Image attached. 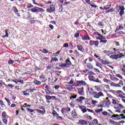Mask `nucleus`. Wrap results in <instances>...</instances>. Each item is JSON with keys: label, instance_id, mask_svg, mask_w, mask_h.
I'll use <instances>...</instances> for the list:
<instances>
[{"label": "nucleus", "instance_id": "1", "mask_svg": "<svg viewBox=\"0 0 125 125\" xmlns=\"http://www.w3.org/2000/svg\"><path fill=\"white\" fill-rule=\"evenodd\" d=\"M88 91L89 92V94L91 96H93L94 98H96V99H99L100 97H103L104 96V94L102 92H97L92 88H88Z\"/></svg>", "mask_w": 125, "mask_h": 125}, {"label": "nucleus", "instance_id": "2", "mask_svg": "<svg viewBox=\"0 0 125 125\" xmlns=\"http://www.w3.org/2000/svg\"><path fill=\"white\" fill-rule=\"evenodd\" d=\"M30 10L33 13H38L39 12L42 13V12H44V10H43V9L38 7H34L30 9Z\"/></svg>", "mask_w": 125, "mask_h": 125}, {"label": "nucleus", "instance_id": "3", "mask_svg": "<svg viewBox=\"0 0 125 125\" xmlns=\"http://www.w3.org/2000/svg\"><path fill=\"white\" fill-rule=\"evenodd\" d=\"M117 10L118 11V12H119V15L120 16H123L124 14H125V7L124 6H122V5H119L118 6L116 7Z\"/></svg>", "mask_w": 125, "mask_h": 125}, {"label": "nucleus", "instance_id": "4", "mask_svg": "<svg viewBox=\"0 0 125 125\" xmlns=\"http://www.w3.org/2000/svg\"><path fill=\"white\" fill-rule=\"evenodd\" d=\"M125 55L123 54V53H120L118 55H113L110 56V58L112 59H115V60H118L119 58H122V57H124Z\"/></svg>", "mask_w": 125, "mask_h": 125}, {"label": "nucleus", "instance_id": "5", "mask_svg": "<svg viewBox=\"0 0 125 125\" xmlns=\"http://www.w3.org/2000/svg\"><path fill=\"white\" fill-rule=\"evenodd\" d=\"M89 44V45H91V46H93V45H95V47H98L99 42L97 41H90Z\"/></svg>", "mask_w": 125, "mask_h": 125}, {"label": "nucleus", "instance_id": "6", "mask_svg": "<svg viewBox=\"0 0 125 125\" xmlns=\"http://www.w3.org/2000/svg\"><path fill=\"white\" fill-rule=\"evenodd\" d=\"M55 11V6L54 5H51L49 8L46 9V12L48 13H52Z\"/></svg>", "mask_w": 125, "mask_h": 125}, {"label": "nucleus", "instance_id": "7", "mask_svg": "<svg viewBox=\"0 0 125 125\" xmlns=\"http://www.w3.org/2000/svg\"><path fill=\"white\" fill-rule=\"evenodd\" d=\"M77 47L78 48V50H80V51H81V52H84V48H83V45L80 44H78L77 45Z\"/></svg>", "mask_w": 125, "mask_h": 125}, {"label": "nucleus", "instance_id": "8", "mask_svg": "<svg viewBox=\"0 0 125 125\" xmlns=\"http://www.w3.org/2000/svg\"><path fill=\"white\" fill-rule=\"evenodd\" d=\"M112 52L114 55H119V54H120V50L116 48H114L112 49Z\"/></svg>", "mask_w": 125, "mask_h": 125}, {"label": "nucleus", "instance_id": "9", "mask_svg": "<svg viewBox=\"0 0 125 125\" xmlns=\"http://www.w3.org/2000/svg\"><path fill=\"white\" fill-rule=\"evenodd\" d=\"M110 119H114V118H116V120H121V118L120 115L113 114L112 116L109 117Z\"/></svg>", "mask_w": 125, "mask_h": 125}, {"label": "nucleus", "instance_id": "10", "mask_svg": "<svg viewBox=\"0 0 125 125\" xmlns=\"http://www.w3.org/2000/svg\"><path fill=\"white\" fill-rule=\"evenodd\" d=\"M79 108L82 111L83 113H86L87 109H86V107L84 105L80 106Z\"/></svg>", "mask_w": 125, "mask_h": 125}, {"label": "nucleus", "instance_id": "11", "mask_svg": "<svg viewBox=\"0 0 125 125\" xmlns=\"http://www.w3.org/2000/svg\"><path fill=\"white\" fill-rule=\"evenodd\" d=\"M105 104L106 105V107H109V105L111 104L110 102V100H109L108 97H106L105 99L104 100Z\"/></svg>", "mask_w": 125, "mask_h": 125}, {"label": "nucleus", "instance_id": "12", "mask_svg": "<svg viewBox=\"0 0 125 125\" xmlns=\"http://www.w3.org/2000/svg\"><path fill=\"white\" fill-rule=\"evenodd\" d=\"M81 37L82 38L83 41H90V38L87 35H85L84 37L82 36Z\"/></svg>", "mask_w": 125, "mask_h": 125}, {"label": "nucleus", "instance_id": "13", "mask_svg": "<svg viewBox=\"0 0 125 125\" xmlns=\"http://www.w3.org/2000/svg\"><path fill=\"white\" fill-rule=\"evenodd\" d=\"M79 125H84L87 124V122L85 120H80L78 123Z\"/></svg>", "mask_w": 125, "mask_h": 125}, {"label": "nucleus", "instance_id": "14", "mask_svg": "<svg viewBox=\"0 0 125 125\" xmlns=\"http://www.w3.org/2000/svg\"><path fill=\"white\" fill-rule=\"evenodd\" d=\"M71 115L73 118H74L75 119H77V118H78V115H77V113L75 110L72 111Z\"/></svg>", "mask_w": 125, "mask_h": 125}, {"label": "nucleus", "instance_id": "15", "mask_svg": "<svg viewBox=\"0 0 125 125\" xmlns=\"http://www.w3.org/2000/svg\"><path fill=\"white\" fill-rule=\"evenodd\" d=\"M87 67L88 69H93V65H92V63L88 62L87 63Z\"/></svg>", "mask_w": 125, "mask_h": 125}, {"label": "nucleus", "instance_id": "16", "mask_svg": "<svg viewBox=\"0 0 125 125\" xmlns=\"http://www.w3.org/2000/svg\"><path fill=\"white\" fill-rule=\"evenodd\" d=\"M28 90H29L27 89L25 91L23 92V95H24L25 96H29L30 95V94L29 93V91H28Z\"/></svg>", "mask_w": 125, "mask_h": 125}, {"label": "nucleus", "instance_id": "17", "mask_svg": "<svg viewBox=\"0 0 125 125\" xmlns=\"http://www.w3.org/2000/svg\"><path fill=\"white\" fill-rule=\"evenodd\" d=\"M117 106H118V109H125V106H124V105H123V104H118Z\"/></svg>", "mask_w": 125, "mask_h": 125}, {"label": "nucleus", "instance_id": "18", "mask_svg": "<svg viewBox=\"0 0 125 125\" xmlns=\"http://www.w3.org/2000/svg\"><path fill=\"white\" fill-rule=\"evenodd\" d=\"M0 105L1 107V108H5L6 106H5V104H3V101H2V100H0Z\"/></svg>", "mask_w": 125, "mask_h": 125}, {"label": "nucleus", "instance_id": "19", "mask_svg": "<svg viewBox=\"0 0 125 125\" xmlns=\"http://www.w3.org/2000/svg\"><path fill=\"white\" fill-rule=\"evenodd\" d=\"M78 83L80 84V85H86V83H85V82L82 81H79L78 82Z\"/></svg>", "mask_w": 125, "mask_h": 125}, {"label": "nucleus", "instance_id": "20", "mask_svg": "<svg viewBox=\"0 0 125 125\" xmlns=\"http://www.w3.org/2000/svg\"><path fill=\"white\" fill-rule=\"evenodd\" d=\"M33 83H34L36 84V85H40V84H42V82L38 80H35L34 81H33Z\"/></svg>", "mask_w": 125, "mask_h": 125}, {"label": "nucleus", "instance_id": "21", "mask_svg": "<svg viewBox=\"0 0 125 125\" xmlns=\"http://www.w3.org/2000/svg\"><path fill=\"white\" fill-rule=\"evenodd\" d=\"M80 100H78L79 102H83L84 99H85V98L84 97L81 96L79 97Z\"/></svg>", "mask_w": 125, "mask_h": 125}, {"label": "nucleus", "instance_id": "22", "mask_svg": "<svg viewBox=\"0 0 125 125\" xmlns=\"http://www.w3.org/2000/svg\"><path fill=\"white\" fill-rule=\"evenodd\" d=\"M117 96L119 98H122V99H124L125 98V96H124L123 94H120L117 95Z\"/></svg>", "mask_w": 125, "mask_h": 125}, {"label": "nucleus", "instance_id": "23", "mask_svg": "<svg viewBox=\"0 0 125 125\" xmlns=\"http://www.w3.org/2000/svg\"><path fill=\"white\" fill-rule=\"evenodd\" d=\"M99 37H100V41H103L104 40H106V38L103 36L102 35L100 34Z\"/></svg>", "mask_w": 125, "mask_h": 125}, {"label": "nucleus", "instance_id": "24", "mask_svg": "<svg viewBox=\"0 0 125 125\" xmlns=\"http://www.w3.org/2000/svg\"><path fill=\"white\" fill-rule=\"evenodd\" d=\"M4 32L6 35L3 37V38H8V29H5Z\"/></svg>", "mask_w": 125, "mask_h": 125}, {"label": "nucleus", "instance_id": "25", "mask_svg": "<svg viewBox=\"0 0 125 125\" xmlns=\"http://www.w3.org/2000/svg\"><path fill=\"white\" fill-rule=\"evenodd\" d=\"M92 124L93 125H97V124H98V121L97 120V119H94L92 121Z\"/></svg>", "mask_w": 125, "mask_h": 125}, {"label": "nucleus", "instance_id": "26", "mask_svg": "<svg viewBox=\"0 0 125 125\" xmlns=\"http://www.w3.org/2000/svg\"><path fill=\"white\" fill-rule=\"evenodd\" d=\"M96 66H97V67H99L101 69H102V67H103L102 64H101L98 62H96Z\"/></svg>", "mask_w": 125, "mask_h": 125}, {"label": "nucleus", "instance_id": "27", "mask_svg": "<svg viewBox=\"0 0 125 125\" xmlns=\"http://www.w3.org/2000/svg\"><path fill=\"white\" fill-rule=\"evenodd\" d=\"M91 104L92 105H95L96 104H98V102L94 100H92Z\"/></svg>", "mask_w": 125, "mask_h": 125}, {"label": "nucleus", "instance_id": "28", "mask_svg": "<svg viewBox=\"0 0 125 125\" xmlns=\"http://www.w3.org/2000/svg\"><path fill=\"white\" fill-rule=\"evenodd\" d=\"M109 123L111 124V125H117V122L112 120H110Z\"/></svg>", "mask_w": 125, "mask_h": 125}, {"label": "nucleus", "instance_id": "29", "mask_svg": "<svg viewBox=\"0 0 125 125\" xmlns=\"http://www.w3.org/2000/svg\"><path fill=\"white\" fill-rule=\"evenodd\" d=\"M65 63H66V64H67V65H71V64H72V62L69 59L66 60Z\"/></svg>", "mask_w": 125, "mask_h": 125}, {"label": "nucleus", "instance_id": "30", "mask_svg": "<svg viewBox=\"0 0 125 125\" xmlns=\"http://www.w3.org/2000/svg\"><path fill=\"white\" fill-rule=\"evenodd\" d=\"M115 93H116V95H119V94H122L123 91H122L121 90H117L115 91Z\"/></svg>", "mask_w": 125, "mask_h": 125}, {"label": "nucleus", "instance_id": "31", "mask_svg": "<svg viewBox=\"0 0 125 125\" xmlns=\"http://www.w3.org/2000/svg\"><path fill=\"white\" fill-rule=\"evenodd\" d=\"M103 111V108H101V109H96L95 110V112H96V113H100V112H102Z\"/></svg>", "mask_w": 125, "mask_h": 125}, {"label": "nucleus", "instance_id": "32", "mask_svg": "<svg viewBox=\"0 0 125 125\" xmlns=\"http://www.w3.org/2000/svg\"><path fill=\"white\" fill-rule=\"evenodd\" d=\"M89 79L90 80V81H94L95 77L93 76L90 75L89 76Z\"/></svg>", "mask_w": 125, "mask_h": 125}, {"label": "nucleus", "instance_id": "33", "mask_svg": "<svg viewBox=\"0 0 125 125\" xmlns=\"http://www.w3.org/2000/svg\"><path fill=\"white\" fill-rule=\"evenodd\" d=\"M6 116L7 115L5 112L4 111L2 113V117L3 118V119H5V118H6Z\"/></svg>", "mask_w": 125, "mask_h": 125}, {"label": "nucleus", "instance_id": "34", "mask_svg": "<svg viewBox=\"0 0 125 125\" xmlns=\"http://www.w3.org/2000/svg\"><path fill=\"white\" fill-rule=\"evenodd\" d=\"M72 98H73V99H76V98H77V95H75V94H73V93H70Z\"/></svg>", "mask_w": 125, "mask_h": 125}, {"label": "nucleus", "instance_id": "35", "mask_svg": "<svg viewBox=\"0 0 125 125\" xmlns=\"http://www.w3.org/2000/svg\"><path fill=\"white\" fill-rule=\"evenodd\" d=\"M48 92L46 93V94H47V95H52V94H54L53 93H52V92H51L50 90H47Z\"/></svg>", "mask_w": 125, "mask_h": 125}, {"label": "nucleus", "instance_id": "36", "mask_svg": "<svg viewBox=\"0 0 125 125\" xmlns=\"http://www.w3.org/2000/svg\"><path fill=\"white\" fill-rule=\"evenodd\" d=\"M36 111L38 112L39 114H43V111L42 110H40L39 109H36Z\"/></svg>", "mask_w": 125, "mask_h": 125}, {"label": "nucleus", "instance_id": "37", "mask_svg": "<svg viewBox=\"0 0 125 125\" xmlns=\"http://www.w3.org/2000/svg\"><path fill=\"white\" fill-rule=\"evenodd\" d=\"M42 53H44L45 54H46V53H48V51H47L46 49L43 48L42 50Z\"/></svg>", "mask_w": 125, "mask_h": 125}, {"label": "nucleus", "instance_id": "38", "mask_svg": "<svg viewBox=\"0 0 125 125\" xmlns=\"http://www.w3.org/2000/svg\"><path fill=\"white\" fill-rule=\"evenodd\" d=\"M67 63H62L60 65V67H64V68H67Z\"/></svg>", "mask_w": 125, "mask_h": 125}, {"label": "nucleus", "instance_id": "39", "mask_svg": "<svg viewBox=\"0 0 125 125\" xmlns=\"http://www.w3.org/2000/svg\"><path fill=\"white\" fill-rule=\"evenodd\" d=\"M121 70H122V72H123V73H125V64H123Z\"/></svg>", "mask_w": 125, "mask_h": 125}, {"label": "nucleus", "instance_id": "40", "mask_svg": "<svg viewBox=\"0 0 125 125\" xmlns=\"http://www.w3.org/2000/svg\"><path fill=\"white\" fill-rule=\"evenodd\" d=\"M56 114H57V112L55 110H53L52 115H53L54 117H55Z\"/></svg>", "mask_w": 125, "mask_h": 125}, {"label": "nucleus", "instance_id": "41", "mask_svg": "<svg viewBox=\"0 0 125 125\" xmlns=\"http://www.w3.org/2000/svg\"><path fill=\"white\" fill-rule=\"evenodd\" d=\"M112 104L113 105H117L118 104V103L117 102V101L115 99H112Z\"/></svg>", "mask_w": 125, "mask_h": 125}, {"label": "nucleus", "instance_id": "42", "mask_svg": "<svg viewBox=\"0 0 125 125\" xmlns=\"http://www.w3.org/2000/svg\"><path fill=\"white\" fill-rule=\"evenodd\" d=\"M52 61L57 62L58 61V59L56 57L52 58L51 62H52Z\"/></svg>", "mask_w": 125, "mask_h": 125}, {"label": "nucleus", "instance_id": "43", "mask_svg": "<svg viewBox=\"0 0 125 125\" xmlns=\"http://www.w3.org/2000/svg\"><path fill=\"white\" fill-rule=\"evenodd\" d=\"M74 37L78 39L80 37V33H76L75 34Z\"/></svg>", "mask_w": 125, "mask_h": 125}, {"label": "nucleus", "instance_id": "44", "mask_svg": "<svg viewBox=\"0 0 125 125\" xmlns=\"http://www.w3.org/2000/svg\"><path fill=\"white\" fill-rule=\"evenodd\" d=\"M102 64H109V62H108L107 61H102Z\"/></svg>", "mask_w": 125, "mask_h": 125}, {"label": "nucleus", "instance_id": "45", "mask_svg": "<svg viewBox=\"0 0 125 125\" xmlns=\"http://www.w3.org/2000/svg\"><path fill=\"white\" fill-rule=\"evenodd\" d=\"M100 43L103 42L104 43V44H105V43H107V40H105V39L104 40H101L100 41Z\"/></svg>", "mask_w": 125, "mask_h": 125}, {"label": "nucleus", "instance_id": "46", "mask_svg": "<svg viewBox=\"0 0 125 125\" xmlns=\"http://www.w3.org/2000/svg\"><path fill=\"white\" fill-rule=\"evenodd\" d=\"M110 86H113V87H116V83H109Z\"/></svg>", "mask_w": 125, "mask_h": 125}, {"label": "nucleus", "instance_id": "47", "mask_svg": "<svg viewBox=\"0 0 125 125\" xmlns=\"http://www.w3.org/2000/svg\"><path fill=\"white\" fill-rule=\"evenodd\" d=\"M116 77H117V78H119V79H121V80H123V76H122L120 74H116Z\"/></svg>", "mask_w": 125, "mask_h": 125}, {"label": "nucleus", "instance_id": "48", "mask_svg": "<svg viewBox=\"0 0 125 125\" xmlns=\"http://www.w3.org/2000/svg\"><path fill=\"white\" fill-rule=\"evenodd\" d=\"M104 53H105V54H106V55H109L110 54V51L104 50Z\"/></svg>", "mask_w": 125, "mask_h": 125}, {"label": "nucleus", "instance_id": "49", "mask_svg": "<svg viewBox=\"0 0 125 125\" xmlns=\"http://www.w3.org/2000/svg\"><path fill=\"white\" fill-rule=\"evenodd\" d=\"M33 0V2L34 4H37V5H38V6H42V5H40L38 3H37V2H36V0Z\"/></svg>", "mask_w": 125, "mask_h": 125}, {"label": "nucleus", "instance_id": "50", "mask_svg": "<svg viewBox=\"0 0 125 125\" xmlns=\"http://www.w3.org/2000/svg\"><path fill=\"white\" fill-rule=\"evenodd\" d=\"M2 122L4 123L5 125H7V120L5 118H4L2 119Z\"/></svg>", "mask_w": 125, "mask_h": 125}, {"label": "nucleus", "instance_id": "51", "mask_svg": "<svg viewBox=\"0 0 125 125\" xmlns=\"http://www.w3.org/2000/svg\"><path fill=\"white\" fill-rule=\"evenodd\" d=\"M45 98H46V100H50V99H51V96L46 95L45 96Z\"/></svg>", "mask_w": 125, "mask_h": 125}, {"label": "nucleus", "instance_id": "52", "mask_svg": "<svg viewBox=\"0 0 125 125\" xmlns=\"http://www.w3.org/2000/svg\"><path fill=\"white\" fill-rule=\"evenodd\" d=\"M66 111V108H62L61 110V112H62V114H64V113H65V111Z\"/></svg>", "mask_w": 125, "mask_h": 125}, {"label": "nucleus", "instance_id": "53", "mask_svg": "<svg viewBox=\"0 0 125 125\" xmlns=\"http://www.w3.org/2000/svg\"><path fill=\"white\" fill-rule=\"evenodd\" d=\"M5 86H7L8 87H14V85L11 84H8L7 85H5Z\"/></svg>", "mask_w": 125, "mask_h": 125}, {"label": "nucleus", "instance_id": "54", "mask_svg": "<svg viewBox=\"0 0 125 125\" xmlns=\"http://www.w3.org/2000/svg\"><path fill=\"white\" fill-rule=\"evenodd\" d=\"M8 64H13L14 63V62L12 61V60L10 59L8 62Z\"/></svg>", "mask_w": 125, "mask_h": 125}, {"label": "nucleus", "instance_id": "55", "mask_svg": "<svg viewBox=\"0 0 125 125\" xmlns=\"http://www.w3.org/2000/svg\"><path fill=\"white\" fill-rule=\"evenodd\" d=\"M27 111L30 113H33V112H34L35 110L31 108H27Z\"/></svg>", "mask_w": 125, "mask_h": 125}, {"label": "nucleus", "instance_id": "56", "mask_svg": "<svg viewBox=\"0 0 125 125\" xmlns=\"http://www.w3.org/2000/svg\"><path fill=\"white\" fill-rule=\"evenodd\" d=\"M32 7H34V6L32 5V4H28L27 5V8H32Z\"/></svg>", "mask_w": 125, "mask_h": 125}, {"label": "nucleus", "instance_id": "57", "mask_svg": "<svg viewBox=\"0 0 125 125\" xmlns=\"http://www.w3.org/2000/svg\"><path fill=\"white\" fill-rule=\"evenodd\" d=\"M68 83L69 84H73V83H74V80L73 79H71Z\"/></svg>", "mask_w": 125, "mask_h": 125}, {"label": "nucleus", "instance_id": "58", "mask_svg": "<svg viewBox=\"0 0 125 125\" xmlns=\"http://www.w3.org/2000/svg\"><path fill=\"white\" fill-rule=\"evenodd\" d=\"M113 11H114L113 9H110L108 10L106 12V13H109V12H113Z\"/></svg>", "mask_w": 125, "mask_h": 125}, {"label": "nucleus", "instance_id": "59", "mask_svg": "<svg viewBox=\"0 0 125 125\" xmlns=\"http://www.w3.org/2000/svg\"><path fill=\"white\" fill-rule=\"evenodd\" d=\"M87 111H88V112H90V113H94V111H93V110H91L89 108H87Z\"/></svg>", "mask_w": 125, "mask_h": 125}, {"label": "nucleus", "instance_id": "60", "mask_svg": "<svg viewBox=\"0 0 125 125\" xmlns=\"http://www.w3.org/2000/svg\"><path fill=\"white\" fill-rule=\"evenodd\" d=\"M114 43L116 46H119V45H120V43L117 41L114 42Z\"/></svg>", "mask_w": 125, "mask_h": 125}, {"label": "nucleus", "instance_id": "61", "mask_svg": "<svg viewBox=\"0 0 125 125\" xmlns=\"http://www.w3.org/2000/svg\"><path fill=\"white\" fill-rule=\"evenodd\" d=\"M108 112H109V113H108L109 116H111V115H113V112L110 109L108 110Z\"/></svg>", "mask_w": 125, "mask_h": 125}, {"label": "nucleus", "instance_id": "62", "mask_svg": "<svg viewBox=\"0 0 125 125\" xmlns=\"http://www.w3.org/2000/svg\"><path fill=\"white\" fill-rule=\"evenodd\" d=\"M98 25L100 27H103L104 25H103V22H100L98 23Z\"/></svg>", "mask_w": 125, "mask_h": 125}, {"label": "nucleus", "instance_id": "63", "mask_svg": "<svg viewBox=\"0 0 125 125\" xmlns=\"http://www.w3.org/2000/svg\"><path fill=\"white\" fill-rule=\"evenodd\" d=\"M103 115H104V116H107V115H108V112L106 111H104L103 112Z\"/></svg>", "mask_w": 125, "mask_h": 125}, {"label": "nucleus", "instance_id": "64", "mask_svg": "<svg viewBox=\"0 0 125 125\" xmlns=\"http://www.w3.org/2000/svg\"><path fill=\"white\" fill-rule=\"evenodd\" d=\"M120 115L121 119H125V116L124 114H120Z\"/></svg>", "mask_w": 125, "mask_h": 125}]
</instances>
